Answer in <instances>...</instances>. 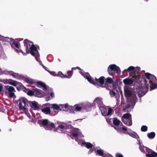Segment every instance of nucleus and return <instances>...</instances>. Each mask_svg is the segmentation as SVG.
<instances>
[{"label":"nucleus","instance_id":"obj_1","mask_svg":"<svg viewBox=\"0 0 157 157\" xmlns=\"http://www.w3.org/2000/svg\"><path fill=\"white\" fill-rule=\"evenodd\" d=\"M80 72L83 76L86 78L87 80L91 83H92L96 86H98L102 87H105L107 83H112L113 82V79L110 78L108 77L106 79V82L104 83V77L102 76L99 79L95 78V80L93 78L91 77L88 73H85L82 71Z\"/></svg>","mask_w":157,"mask_h":157},{"label":"nucleus","instance_id":"obj_2","mask_svg":"<svg viewBox=\"0 0 157 157\" xmlns=\"http://www.w3.org/2000/svg\"><path fill=\"white\" fill-rule=\"evenodd\" d=\"M24 43L27 53L29 54L30 53L33 56H35V59L36 61L39 62L40 64L46 71H48L46 69V67L42 64L41 61L40 60L39 53L33 43L27 39H25L24 40Z\"/></svg>","mask_w":157,"mask_h":157},{"label":"nucleus","instance_id":"obj_3","mask_svg":"<svg viewBox=\"0 0 157 157\" xmlns=\"http://www.w3.org/2000/svg\"><path fill=\"white\" fill-rule=\"evenodd\" d=\"M146 78L148 80L145 84V86L138 87L136 89V92L138 96L141 98L147 92V89L149 87V85L147 86L148 83L152 82H155L156 80V77L154 75L149 73H146L145 74Z\"/></svg>","mask_w":157,"mask_h":157},{"label":"nucleus","instance_id":"obj_4","mask_svg":"<svg viewBox=\"0 0 157 157\" xmlns=\"http://www.w3.org/2000/svg\"><path fill=\"white\" fill-rule=\"evenodd\" d=\"M124 94L125 97L127 98L128 103L126 108H133L137 101V98L136 94L132 92L131 90L128 88L124 89Z\"/></svg>","mask_w":157,"mask_h":157},{"label":"nucleus","instance_id":"obj_5","mask_svg":"<svg viewBox=\"0 0 157 157\" xmlns=\"http://www.w3.org/2000/svg\"><path fill=\"white\" fill-rule=\"evenodd\" d=\"M59 129H67V132L68 133L67 134L72 138L77 136H82L80 131L78 128H72L70 129H67V125L65 124H61L59 125L58 127L56 128V129L58 130Z\"/></svg>","mask_w":157,"mask_h":157},{"label":"nucleus","instance_id":"obj_6","mask_svg":"<svg viewBox=\"0 0 157 157\" xmlns=\"http://www.w3.org/2000/svg\"><path fill=\"white\" fill-rule=\"evenodd\" d=\"M18 103L20 110L23 111L25 114L30 118V114L28 112V108L30 101L26 98H22L19 99Z\"/></svg>","mask_w":157,"mask_h":157},{"label":"nucleus","instance_id":"obj_7","mask_svg":"<svg viewBox=\"0 0 157 157\" xmlns=\"http://www.w3.org/2000/svg\"><path fill=\"white\" fill-rule=\"evenodd\" d=\"M38 124L40 126H44L45 129L47 130H54L55 129V124L47 119H42L38 121Z\"/></svg>","mask_w":157,"mask_h":157},{"label":"nucleus","instance_id":"obj_8","mask_svg":"<svg viewBox=\"0 0 157 157\" xmlns=\"http://www.w3.org/2000/svg\"><path fill=\"white\" fill-rule=\"evenodd\" d=\"M82 109V107L78 105H75L72 108L70 106H69L67 104L60 105V110L66 111L70 109V112L72 113H75L76 112L80 111Z\"/></svg>","mask_w":157,"mask_h":157},{"label":"nucleus","instance_id":"obj_9","mask_svg":"<svg viewBox=\"0 0 157 157\" xmlns=\"http://www.w3.org/2000/svg\"><path fill=\"white\" fill-rule=\"evenodd\" d=\"M108 71L109 74L113 76L115 73L119 74L121 72V70L119 67L115 64L110 65L108 68Z\"/></svg>","mask_w":157,"mask_h":157},{"label":"nucleus","instance_id":"obj_10","mask_svg":"<svg viewBox=\"0 0 157 157\" xmlns=\"http://www.w3.org/2000/svg\"><path fill=\"white\" fill-rule=\"evenodd\" d=\"M3 91L7 96L12 98L15 96L14 92L15 91L14 88L13 86H6L3 88Z\"/></svg>","mask_w":157,"mask_h":157},{"label":"nucleus","instance_id":"obj_11","mask_svg":"<svg viewBox=\"0 0 157 157\" xmlns=\"http://www.w3.org/2000/svg\"><path fill=\"white\" fill-rule=\"evenodd\" d=\"M120 121L116 118H114L113 120V123L116 125L114 127V128L117 131L121 132L122 130L125 131L127 130V128L123 125H120Z\"/></svg>","mask_w":157,"mask_h":157},{"label":"nucleus","instance_id":"obj_12","mask_svg":"<svg viewBox=\"0 0 157 157\" xmlns=\"http://www.w3.org/2000/svg\"><path fill=\"white\" fill-rule=\"evenodd\" d=\"M102 115L104 116L111 115L113 112V109L108 107H106L104 105L99 108Z\"/></svg>","mask_w":157,"mask_h":157},{"label":"nucleus","instance_id":"obj_13","mask_svg":"<svg viewBox=\"0 0 157 157\" xmlns=\"http://www.w3.org/2000/svg\"><path fill=\"white\" fill-rule=\"evenodd\" d=\"M82 136H76V138H75V140L78 142L79 144H81V145L82 146H85L87 148H90L92 147L93 146V145L90 143L89 142H86L83 140L81 139H79V138H81L82 137H83V136L82 134Z\"/></svg>","mask_w":157,"mask_h":157},{"label":"nucleus","instance_id":"obj_14","mask_svg":"<svg viewBox=\"0 0 157 157\" xmlns=\"http://www.w3.org/2000/svg\"><path fill=\"white\" fill-rule=\"evenodd\" d=\"M140 76L138 75H133L132 79L126 78L123 80V82L125 84L130 85L132 84L134 82H138L139 80Z\"/></svg>","mask_w":157,"mask_h":157},{"label":"nucleus","instance_id":"obj_15","mask_svg":"<svg viewBox=\"0 0 157 157\" xmlns=\"http://www.w3.org/2000/svg\"><path fill=\"white\" fill-rule=\"evenodd\" d=\"M44 108L41 109L42 112L46 114L52 113L53 111L51 109V104L49 103H46L44 105Z\"/></svg>","mask_w":157,"mask_h":157},{"label":"nucleus","instance_id":"obj_16","mask_svg":"<svg viewBox=\"0 0 157 157\" xmlns=\"http://www.w3.org/2000/svg\"><path fill=\"white\" fill-rule=\"evenodd\" d=\"M93 104L94 105H97L99 108L100 107H101L104 105L102 98L100 97H98L95 98Z\"/></svg>","mask_w":157,"mask_h":157},{"label":"nucleus","instance_id":"obj_17","mask_svg":"<svg viewBox=\"0 0 157 157\" xmlns=\"http://www.w3.org/2000/svg\"><path fill=\"white\" fill-rule=\"evenodd\" d=\"M34 93L35 95L38 97H42L45 95L43 91L37 88L34 89Z\"/></svg>","mask_w":157,"mask_h":157},{"label":"nucleus","instance_id":"obj_18","mask_svg":"<svg viewBox=\"0 0 157 157\" xmlns=\"http://www.w3.org/2000/svg\"><path fill=\"white\" fill-rule=\"evenodd\" d=\"M51 109L52 110L53 113H55L56 114L57 113L58 110H59L60 105H58L56 104H51L50 106Z\"/></svg>","mask_w":157,"mask_h":157},{"label":"nucleus","instance_id":"obj_19","mask_svg":"<svg viewBox=\"0 0 157 157\" xmlns=\"http://www.w3.org/2000/svg\"><path fill=\"white\" fill-rule=\"evenodd\" d=\"M140 67H134L133 66H131L128 67L127 69H124L123 71V73L124 72H130L137 71H138L140 70Z\"/></svg>","mask_w":157,"mask_h":157},{"label":"nucleus","instance_id":"obj_20","mask_svg":"<svg viewBox=\"0 0 157 157\" xmlns=\"http://www.w3.org/2000/svg\"><path fill=\"white\" fill-rule=\"evenodd\" d=\"M8 83L9 84L13 85L14 86H20L21 84L20 82H17L16 81L13 80L11 79L7 80V83Z\"/></svg>","mask_w":157,"mask_h":157},{"label":"nucleus","instance_id":"obj_21","mask_svg":"<svg viewBox=\"0 0 157 157\" xmlns=\"http://www.w3.org/2000/svg\"><path fill=\"white\" fill-rule=\"evenodd\" d=\"M126 131H127L126 132V133L132 137L137 139L138 138H139L136 132L132 131H130L127 129Z\"/></svg>","mask_w":157,"mask_h":157},{"label":"nucleus","instance_id":"obj_22","mask_svg":"<svg viewBox=\"0 0 157 157\" xmlns=\"http://www.w3.org/2000/svg\"><path fill=\"white\" fill-rule=\"evenodd\" d=\"M10 45L12 48H17L19 49L20 48V44L17 42L13 40H11Z\"/></svg>","mask_w":157,"mask_h":157},{"label":"nucleus","instance_id":"obj_23","mask_svg":"<svg viewBox=\"0 0 157 157\" xmlns=\"http://www.w3.org/2000/svg\"><path fill=\"white\" fill-rule=\"evenodd\" d=\"M9 74L11 75L13 78H17L20 79L21 77V75L19 74L18 73H15L12 71H9Z\"/></svg>","mask_w":157,"mask_h":157},{"label":"nucleus","instance_id":"obj_24","mask_svg":"<svg viewBox=\"0 0 157 157\" xmlns=\"http://www.w3.org/2000/svg\"><path fill=\"white\" fill-rule=\"evenodd\" d=\"M131 115L128 113H126L124 114L122 117V120L123 122H126V121L127 119H131ZM127 124V123H126Z\"/></svg>","mask_w":157,"mask_h":157},{"label":"nucleus","instance_id":"obj_25","mask_svg":"<svg viewBox=\"0 0 157 157\" xmlns=\"http://www.w3.org/2000/svg\"><path fill=\"white\" fill-rule=\"evenodd\" d=\"M94 151L97 155H98L102 157H103L104 154L105 153L103 151L100 149H95Z\"/></svg>","mask_w":157,"mask_h":157},{"label":"nucleus","instance_id":"obj_26","mask_svg":"<svg viewBox=\"0 0 157 157\" xmlns=\"http://www.w3.org/2000/svg\"><path fill=\"white\" fill-rule=\"evenodd\" d=\"M152 82L148 83L147 86L150 87V90H152L157 88V84L154 82Z\"/></svg>","mask_w":157,"mask_h":157},{"label":"nucleus","instance_id":"obj_27","mask_svg":"<svg viewBox=\"0 0 157 157\" xmlns=\"http://www.w3.org/2000/svg\"><path fill=\"white\" fill-rule=\"evenodd\" d=\"M151 153H148L146 155V157H157V153L151 150Z\"/></svg>","mask_w":157,"mask_h":157},{"label":"nucleus","instance_id":"obj_28","mask_svg":"<svg viewBox=\"0 0 157 157\" xmlns=\"http://www.w3.org/2000/svg\"><path fill=\"white\" fill-rule=\"evenodd\" d=\"M24 81L28 83L33 84L35 82V80L30 78H24Z\"/></svg>","mask_w":157,"mask_h":157},{"label":"nucleus","instance_id":"obj_29","mask_svg":"<svg viewBox=\"0 0 157 157\" xmlns=\"http://www.w3.org/2000/svg\"><path fill=\"white\" fill-rule=\"evenodd\" d=\"M31 107L34 109H38V106L37 105V103L36 102H30L29 104Z\"/></svg>","mask_w":157,"mask_h":157},{"label":"nucleus","instance_id":"obj_30","mask_svg":"<svg viewBox=\"0 0 157 157\" xmlns=\"http://www.w3.org/2000/svg\"><path fill=\"white\" fill-rule=\"evenodd\" d=\"M155 133L154 132H152L147 134V136L148 138L150 139H152L155 137Z\"/></svg>","mask_w":157,"mask_h":157},{"label":"nucleus","instance_id":"obj_31","mask_svg":"<svg viewBox=\"0 0 157 157\" xmlns=\"http://www.w3.org/2000/svg\"><path fill=\"white\" fill-rule=\"evenodd\" d=\"M37 84L38 86H41L43 87L44 89L46 90L47 89L46 86L44 83L41 82H37Z\"/></svg>","mask_w":157,"mask_h":157},{"label":"nucleus","instance_id":"obj_32","mask_svg":"<svg viewBox=\"0 0 157 157\" xmlns=\"http://www.w3.org/2000/svg\"><path fill=\"white\" fill-rule=\"evenodd\" d=\"M113 89H111L110 90L109 93V94L111 97H113L115 96L116 95V93L115 92V91Z\"/></svg>","mask_w":157,"mask_h":157},{"label":"nucleus","instance_id":"obj_33","mask_svg":"<svg viewBox=\"0 0 157 157\" xmlns=\"http://www.w3.org/2000/svg\"><path fill=\"white\" fill-rule=\"evenodd\" d=\"M67 74H68V75H65V78H70L72 75V72L71 71H68L67 72Z\"/></svg>","mask_w":157,"mask_h":157},{"label":"nucleus","instance_id":"obj_34","mask_svg":"<svg viewBox=\"0 0 157 157\" xmlns=\"http://www.w3.org/2000/svg\"><path fill=\"white\" fill-rule=\"evenodd\" d=\"M123 122L126 125L129 126H131L132 124V119H128L127 120L126 123H127V124L125 122Z\"/></svg>","mask_w":157,"mask_h":157},{"label":"nucleus","instance_id":"obj_35","mask_svg":"<svg viewBox=\"0 0 157 157\" xmlns=\"http://www.w3.org/2000/svg\"><path fill=\"white\" fill-rule=\"evenodd\" d=\"M27 94L29 95H35L34 89H33L32 90H29L27 92Z\"/></svg>","mask_w":157,"mask_h":157},{"label":"nucleus","instance_id":"obj_36","mask_svg":"<svg viewBox=\"0 0 157 157\" xmlns=\"http://www.w3.org/2000/svg\"><path fill=\"white\" fill-rule=\"evenodd\" d=\"M139 148L141 151L143 153H145V150H146V148L144 146L142 145L141 144H140L139 146Z\"/></svg>","mask_w":157,"mask_h":157},{"label":"nucleus","instance_id":"obj_37","mask_svg":"<svg viewBox=\"0 0 157 157\" xmlns=\"http://www.w3.org/2000/svg\"><path fill=\"white\" fill-rule=\"evenodd\" d=\"M1 39L3 41H7L10 42V40H11V39H10L8 37H4L2 36H1Z\"/></svg>","mask_w":157,"mask_h":157},{"label":"nucleus","instance_id":"obj_38","mask_svg":"<svg viewBox=\"0 0 157 157\" xmlns=\"http://www.w3.org/2000/svg\"><path fill=\"white\" fill-rule=\"evenodd\" d=\"M65 75H64L63 73L61 71H59L58 73L57 74V76L60 77L61 78H65Z\"/></svg>","mask_w":157,"mask_h":157},{"label":"nucleus","instance_id":"obj_39","mask_svg":"<svg viewBox=\"0 0 157 157\" xmlns=\"http://www.w3.org/2000/svg\"><path fill=\"white\" fill-rule=\"evenodd\" d=\"M113 83V90H116V89L118 87V85L117 83L116 82H114L112 83Z\"/></svg>","mask_w":157,"mask_h":157},{"label":"nucleus","instance_id":"obj_40","mask_svg":"<svg viewBox=\"0 0 157 157\" xmlns=\"http://www.w3.org/2000/svg\"><path fill=\"white\" fill-rule=\"evenodd\" d=\"M147 129V127L145 125L142 126L141 128V130L142 132H146Z\"/></svg>","mask_w":157,"mask_h":157},{"label":"nucleus","instance_id":"obj_41","mask_svg":"<svg viewBox=\"0 0 157 157\" xmlns=\"http://www.w3.org/2000/svg\"><path fill=\"white\" fill-rule=\"evenodd\" d=\"M94 105V104H91V103H89V102H87L86 103V107H84V108L85 109H86L87 107H91V106H92Z\"/></svg>","mask_w":157,"mask_h":157},{"label":"nucleus","instance_id":"obj_42","mask_svg":"<svg viewBox=\"0 0 157 157\" xmlns=\"http://www.w3.org/2000/svg\"><path fill=\"white\" fill-rule=\"evenodd\" d=\"M47 71L52 75L54 76H57V74H56L55 72L54 71Z\"/></svg>","mask_w":157,"mask_h":157},{"label":"nucleus","instance_id":"obj_43","mask_svg":"<svg viewBox=\"0 0 157 157\" xmlns=\"http://www.w3.org/2000/svg\"><path fill=\"white\" fill-rule=\"evenodd\" d=\"M103 157H113L112 156L107 153H105L104 154Z\"/></svg>","mask_w":157,"mask_h":157},{"label":"nucleus","instance_id":"obj_44","mask_svg":"<svg viewBox=\"0 0 157 157\" xmlns=\"http://www.w3.org/2000/svg\"><path fill=\"white\" fill-rule=\"evenodd\" d=\"M76 68H77V69H78L80 70L79 73L82 75V76H83V75L81 74V73L80 72V71H82V72H84V73H86L85 72H84L82 70H80V68L79 67H73V68H72V70L73 69H75ZM86 73H87V72Z\"/></svg>","mask_w":157,"mask_h":157},{"label":"nucleus","instance_id":"obj_45","mask_svg":"<svg viewBox=\"0 0 157 157\" xmlns=\"http://www.w3.org/2000/svg\"><path fill=\"white\" fill-rule=\"evenodd\" d=\"M15 51L17 53H19L20 52H21L23 55H24L25 53H24V52L22 51L20 49L19 50H18L17 49H15Z\"/></svg>","mask_w":157,"mask_h":157},{"label":"nucleus","instance_id":"obj_46","mask_svg":"<svg viewBox=\"0 0 157 157\" xmlns=\"http://www.w3.org/2000/svg\"><path fill=\"white\" fill-rule=\"evenodd\" d=\"M116 157H124L123 155L120 153H117L116 155Z\"/></svg>","mask_w":157,"mask_h":157},{"label":"nucleus","instance_id":"obj_47","mask_svg":"<svg viewBox=\"0 0 157 157\" xmlns=\"http://www.w3.org/2000/svg\"><path fill=\"white\" fill-rule=\"evenodd\" d=\"M3 86L2 84H0V92H1L2 90L3 91Z\"/></svg>","mask_w":157,"mask_h":157},{"label":"nucleus","instance_id":"obj_48","mask_svg":"<svg viewBox=\"0 0 157 157\" xmlns=\"http://www.w3.org/2000/svg\"><path fill=\"white\" fill-rule=\"evenodd\" d=\"M51 98L50 97H48L45 98V100L47 101H48Z\"/></svg>","mask_w":157,"mask_h":157},{"label":"nucleus","instance_id":"obj_49","mask_svg":"<svg viewBox=\"0 0 157 157\" xmlns=\"http://www.w3.org/2000/svg\"><path fill=\"white\" fill-rule=\"evenodd\" d=\"M54 94L53 92H51L50 94V96L51 98H52L54 97Z\"/></svg>","mask_w":157,"mask_h":157},{"label":"nucleus","instance_id":"obj_50","mask_svg":"<svg viewBox=\"0 0 157 157\" xmlns=\"http://www.w3.org/2000/svg\"><path fill=\"white\" fill-rule=\"evenodd\" d=\"M23 118H24L22 116H21L19 118V119L21 120H22Z\"/></svg>","mask_w":157,"mask_h":157},{"label":"nucleus","instance_id":"obj_51","mask_svg":"<svg viewBox=\"0 0 157 157\" xmlns=\"http://www.w3.org/2000/svg\"><path fill=\"white\" fill-rule=\"evenodd\" d=\"M7 80H4L3 81V82L5 84H8V83H7Z\"/></svg>","mask_w":157,"mask_h":157},{"label":"nucleus","instance_id":"obj_52","mask_svg":"<svg viewBox=\"0 0 157 157\" xmlns=\"http://www.w3.org/2000/svg\"><path fill=\"white\" fill-rule=\"evenodd\" d=\"M93 150H90L88 152V153L89 154H91L93 151Z\"/></svg>","mask_w":157,"mask_h":157},{"label":"nucleus","instance_id":"obj_53","mask_svg":"<svg viewBox=\"0 0 157 157\" xmlns=\"http://www.w3.org/2000/svg\"><path fill=\"white\" fill-rule=\"evenodd\" d=\"M106 89H107V90H108V89H109L108 88V87H106Z\"/></svg>","mask_w":157,"mask_h":157},{"label":"nucleus","instance_id":"obj_54","mask_svg":"<svg viewBox=\"0 0 157 157\" xmlns=\"http://www.w3.org/2000/svg\"><path fill=\"white\" fill-rule=\"evenodd\" d=\"M141 101V99L140 98V102Z\"/></svg>","mask_w":157,"mask_h":157},{"label":"nucleus","instance_id":"obj_55","mask_svg":"<svg viewBox=\"0 0 157 157\" xmlns=\"http://www.w3.org/2000/svg\"><path fill=\"white\" fill-rule=\"evenodd\" d=\"M146 1H147L148 0H145Z\"/></svg>","mask_w":157,"mask_h":157}]
</instances>
